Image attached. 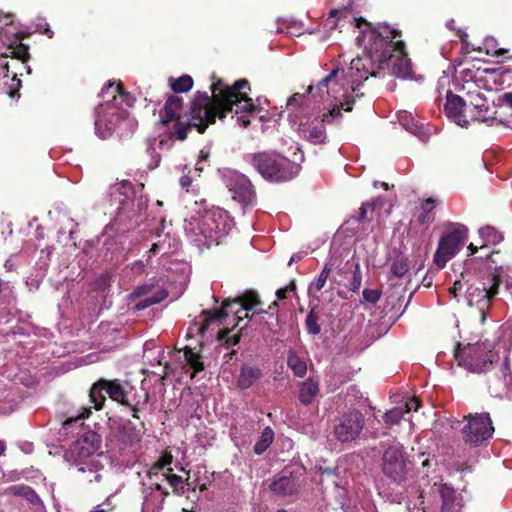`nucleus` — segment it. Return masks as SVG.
Listing matches in <instances>:
<instances>
[{"label":"nucleus","mask_w":512,"mask_h":512,"mask_svg":"<svg viewBox=\"0 0 512 512\" xmlns=\"http://www.w3.org/2000/svg\"><path fill=\"white\" fill-rule=\"evenodd\" d=\"M210 89L212 95L205 91H197L186 111H183V97H167L160 110V121L171 139L184 141L192 129L203 134L217 118L223 120L230 112L235 113L236 122L240 127L246 128L250 125L251 117L258 110V106L248 96L246 90L250 91L251 86L247 79H239L230 86L222 79H216Z\"/></svg>","instance_id":"f257e3e1"},{"label":"nucleus","mask_w":512,"mask_h":512,"mask_svg":"<svg viewBox=\"0 0 512 512\" xmlns=\"http://www.w3.org/2000/svg\"><path fill=\"white\" fill-rule=\"evenodd\" d=\"M360 34L356 40L364 48V56H358L350 62L346 78L352 84L366 81L370 76L377 77L378 70L388 69L397 77L406 78L411 72V63L407 58L406 45L400 30L387 24L373 25L364 18L356 19Z\"/></svg>","instance_id":"f03ea898"},{"label":"nucleus","mask_w":512,"mask_h":512,"mask_svg":"<svg viewBox=\"0 0 512 512\" xmlns=\"http://www.w3.org/2000/svg\"><path fill=\"white\" fill-rule=\"evenodd\" d=\"M101 436L95 431L84 432L70 447L67 453L72 463V468L77 473H92L94 478H89L90 483L100 482L101 474L98 472V465L91 459L101 447Z\"/></svg>","instance_id":"7ed1b4c3"},{"label":"nucleus","mask_w":512,"mask_h":512,"mask_svg":"<svg viewBox=\"0 0 512 512\" xmlns=\"http://www.w3.org/2000/svg\"><path fill=\"white\" fill-rule=\"evenodd\" d=\"M250 164L266 180L285 182L293 179L299 167L277 152H258L250 156Z\"/></svg>","instance_id":"20e7f679"},{"label":"nucleus","mask_w":512,"mask_h":512,"mask_svg":"<svg viewBox=\"0 0 512 512\" xmlns=\"http://www.w3.org/2000/svg\"><path fill=\"white\" fill-rule=\"evenodd\" d=\"M454 357L459 366L464 367L472 373H483L489 371L494 363L498 362V352L494 350L491 342L469 343L462 347L456 345Z\"/></svg>","instance_id":"39448f33"},{"label":"nucleus","mask_w":512,"mask_h":512,"mask_svg":"<svg viewBox=\"0 0 512 512\" xmlns=\"http://www.w3.org/2000/svg\"><path fill=\"white\" fill-rule=\"evenodd\" d=\"M354 102V96L346 95L343 103H340V105L335 104L332 109L323 113L321 116H317L312 120L308 119L305 122L301 121L298 128L300 135L311 144H326L328 137L325 124L340 119L342 117V109L346 112H351Z\"/></svg>","instance_id":"423d86ee"},{"label":"nucleus","mask_w":512,"mask_h":512,"mask_svg":"<svg viewBox=\"0 0 512 512\" xmlns=\"http://www.w3.org/2000/svg\"><path fill=\"white\" fill-rule=\"evenodd\" d=\"M502 267H495L494 273L488 279V282H481L478 286H469L466 290V299L468 305L476 307L481 316V322L484 323L487 317L488 310L492 301L499 293V285L501 283L500 269Z\"/></svg>","instance_id":"0eeeda50"},{"label":"nucleus","mask_w":512,"mask_h":512,"mask_svg":"<svg viewBox=\"0 0 512 512\" xmlns=\"http://www.w3.org/2000/svg\"><path fill=\"white\" fill-rule=\"evenodd\" d=\"M466 424L461 429L462 440L465 444L478 447L490 439L495 431L490 414L469 413L463 417Z\"/></svg>","instance_id":"6e6552de"},{"label":"nucleus","mask_w":512,"mask_h":512,"mask_svg":"<svg viewBox=\"0 0 512 512\" xmlns=\"http://www.w3.org/2000/svg\"><path fill=\"white\" fill-rule=\"evenodd\" d=\"M467 237L465 226L457 224L441 236L433 256V262L438 269H443L447 262L460 251Z\"/></svg>","instance_id":"1a4fd4ad"},{"label":"nucleus","mask_w":512,"mask_h":512,"mask_svg":"<svg viewBox=\"0 0 512 512\" xmlns=\"http://www.w3.org/2000/svg\"><path fill=\"white\" fill-rule=\"evenodd\" d=\"M235 299H226L223 301L222 306L218 310L212 311V317L216 323H222L229 315H233L235 324L232 329L224 328L217 332V339L227 348L239 343L241 339V331L245 326L241 327L237 333L231 335L233 330L239 326L240 322L244 320V313L238 309V305H234Z\"/></svg>","instance_id":"9d476101"},{"label":"nucleus","mask_w":512,"mask_h":512,"mask_svg":"<svg viewBox=\"0 0 512 512\" xmlns=\"http://www.w3.org/2000/svg\"><path fill=\"white\" fill-rule=\"evenodd\" d=\"M125 104H99L96 109L95 130L102 138H108L117 128V126L125 120L129 113Z\"/></svg>","instance_id":"9b49d317"},{"label":"nucleus","mask_w":512,"mask_h":512,"mask_svg":"<svg viewBox=\"0 0 512 512\" xmlns=\"http://www.w3.org/2000/svg\"><path fill=\"white\" fill-rule=\"evenodd\" d=\"M382 472L392 482L401 484L406 480V459L401 446L391 445L382 455Z\"/></svg>","instance_id":"f8f14e48"},{"label":"nucleus","mask_w":512,"mask_h":512,"mask_svg":"<svg viewBox=\"0 0 512 512\" xmlns=\"http://www.w3.org/2000/svg\"><path fill=\"white\" fill-rule=\"evenodd\" d=\"M365 424L363 414L356 410L342 413L334 427L335 438L340 442H351L359 437Z\"/></svg>","instance_id":"ddd939ff"},{"label":"nucleus","mask_w":512,"mask_h":512,"mask_svg":"<svg viewBox=\"0 0 512 512\" xmlns=\"http://www.w3.org/2000/svg\"><path fill=\"white\" fill-rule=\"evenodd\" d=\"M305 473L303 469L292 471L284 470L276 476L269 485L272 493L279 497L297 496L305 485Z\"/></svg>","instance_id":"4468645a"},{"label":"nucleus","mask_w":512,"mask_h":512,"mask_svg":"<svg viewBox=\"0 0 512 512\" xmlns=\"http://www.w3.org/2000/svg\"><path fill=\"white\" fill-rule=\"evenodd\" d=\"M336 274L339 277L333 281L338 285H344L352 292H358L362 283V272L359 259L353 255L351 259L346 261L343 265H338Z\"/></svg>","instance_id":"2eb2a0df"},{"label":"nucleus","mask_w":512,"mask_h":512,"mask_svg":"<svg viewBox=\"0 0 512 512\" xmlns=\"http://www.w3.org/2000/svg\"><path fill=\"white\" fill-rule=\"evenodd\" d=\"M230 191L233 194L232 198L240 203L244 210L253 208L257 203L256 190L243 174L236 176Z\"/></svg>","instance_id":"dca6fc26"},{"label":"nucleus","mask_w":512,"mask_h":512,"mask_svg":"<svg viewBox=\"0 0 512 512\" xmlns=\"http://www.w3.org/2000/svg\"><path fill=\"white\" fill-rule=\"evenodd\" d=\"M202 219V224L209 232L216 234L228 233L230 229V221L228 212L220 207L212 206L210 210H205L204 214H201V210L198 211Z\"/></svg>","instance_id":"f3484780"},{"label":"nucleus","mask_w":512,"mask_h":512,"mask_svg":"<svg viewBox=\"0 0 512 512\" xmlns=\"http://www.w3.org/2000/svg\"><path fill=\"white\" fill-rule=\"evenodd\" d=\"M100 96L103 99H107L105 104L122 105L131 107L134 102L132 95L124 89L121 82L115 84L109 81L105 84L100 92Z\"/></svg>","instance_id":"a211bd4d"},{"label":"nucleus","mask_w":512,"mask_h":512,"mask_svg":"<svg viewBox=\"0 0 512 512\" xmlns=\"http://www.w3.org/2000/svg\"><path fill=\"white\" fill-rule=\"evenodd\" d=\"M465 107L466 102L462 97L451 91L447 92L444 110L447 117L461 127H466L468 125V120L464 115Z\"/></svg>","instance_id":"6ab92c4d"},{"label":"nucleus","mask_w":512,"mask_h":512,"mask_svg":"<svg viewBox=\"0 0 512 512\" xmlns=\"http://www.w3.org/2000/svg\"><path fill=\"white\" fill-rule=\"evenodd\" d=\"M263 376L262 370L250 364H243L237 377V387L246 390Z\"/></svg>","instance_id":"aec40b11"},{"label":"nucleus","mask_w":512,"mask_h":512,"mask_svg":"<svg viewBox=\"0 0 512 512\" xmlns=\"http://www.w3.org/2000/svg\"><path fill=\"white\" fill-rule=\"evenodd\" d=\"M320 393L319 382L313 378H308L299 386L298 399L300 404L308 406Z\"/></svg>","instance_id":"412c9836"},{"label":"nucleus","mask_w":512,"mask_h":512,"mask_svg":"<svg viewBox=\"0 0 512 512\" xmlns=\"http://www.w3.org/2000/svg\"><path fill=\"white\" fill-rule=\"evenodd\" d=\"M216 323L212 317L211 310H203L198 318H196L188 328L187 338H192L196 335L203 336L209 329L210 325Z\"/></svg>","instance_id":"4be33fe9"},{"label":"nucleus","mask_w":512,"mask_h":512,"mask_svg":"<svg viewBox=\"0 0 512 512\" xmlns=\"http://www.w3.org/2000/svg\"><path fill=\"white\" fill-rule=\"evenodd\" d=\"M234 305H238V309L243 311L244 317L252 319L249 311L261 306L262 301L257 292L249 290L235 298Z\"/></svg>","instance_id":"5701e85b"},{"label":"nucleus","mask_w":512,"mask_h":512,"mask_svg":"<svg viewBox=\"0 0 512 512\" xmlns=\"http://www.w3.org/2000/svg\"><path fill=\"white\" fill-rule=\"evenodd\" d=\"M101 384L103 385L102 387H105V392L113 401H116L121 405H129V402L126 399V390L118 379H102Z\"/></svg>","instance_id":"b1692460"},{"label":"nucleus","mask_w":512,"mask_h":512,"mask_svg":"<svg viewBox=\"0 0 512 512\" xmlns=\"http://www.w3.org/2000/svg\"><path fill=\"white\" fill-rule=\"evenodd\" d=\"M203 348L202 342L199 343V350L195 352L193 348L186 346L183 348L184 358L187 365L193 370L192 377L204 371L205 365L202 360L201 350Z\"/></svg>","instance_id":"393cba45"},{"label":"nucleus","mask_w":512,"mask_h":512,"mask_svg":"<svg viewBox=\"0 0 512 512\" xmlns=\"http://www.w3.org/2000/svg\"><path fill=\"white\" fill-rule=\"evenodd\" d=\"M173 462V455L170 451L165 450L161 453L160 457L151 465L147 471V477L152 480L156 478L161 471L167 472L168 468Z\"/></svg>","instance_id":"a878e982"},{"label":"nucleus","mask_w":512,"mask_h":512,"mask_svg":"<svg viewBox=\"0 0 512 512\" xmlns=\"http://www.w3.org/2000/svg\"><path fill=\"white\" fill-rule=\"evenodd\" d=\"M339 72V68L332 69L331 72L322 80H320L316 86L309 85L307 88V94H311L315 88H317V90H319L320 92L326 90V93L330 94V88L338 84Z\"/></svg>","instance_id":"bb28decb"},{"label":"nucleus","mask_w":512,"mask_h":512,"mask_svg":"<svg viewBox=\"0 0 512 512\" xmlns=\"http://www.w3.org/2000/svg\"><path fill=\"white\" fill-rule=\"evenodd\" d=\"M193 84V78L187 74L178 78H169V86L174 93L173 95L190 91L193 88Z\"/></svg>","instance_id":"cd10ccee"},{"label":"nucleus","mask_w":512,"mask_h":512,"mask_svg":"<svg viewBox=\"0 0 512 512\" xmlns=\"http://www.w3.org/2000/svg\"><path fill=\"white\" fill-rule=\"evenodd\" d=\"M287 365L297 377H303L307 372L306 362L293 350L288 352Z\"/></svg>","instance_id":"c85d7f7f"},{"label":"nucleus","mask_w":512,"mask_h":512,"mask_svg":"<svg viewBox=\"0 0 512 512\" xmlns=\"http://www.w3.org/2000/svg\"><path fill=\"white\" fill-rule=\"evenodd\" d=\"M162 476L167 480L168 484L172 488L173 494L182 496L185 493V484L183 478L173 473L172 468H168L167 472H163Z\"/></svg>","instance_id":"c756f323"},{"label":"nucleus","mask_w":512,"mask_h":512,"mask_svg":"<svg viewBox=\"0 0 512 512\" xmlns=\"http://www.w3.org/2000/svg\"><path fill=\"white\" fill-rule=\"evenodd\" d=\"M436 201L433 198L426 199L422 205V212L418 216V222L421 225L432 223L435 220L434 209Z\"/></svg>","instance_id":"7c9ffc66"},{"label":"nucleus","mask_w":512,"mask_h":512,"mask_svg":"<svg viewBox=\"0 0 512 512\" xmlns=\"http://www.w3.org/2000/svg\"><path fill=\"white\" fill-rule=\"evenodd\" d=\"M102 379H99L96 381L91 389H90V400L94 404V408L96 410H101L104 406V403L106 401V397L103 394V391H105V387H102L103 385Z\"/></svg>","instance_id":"2f4dec72"},{"label":"nucleus","mask_w":512,"mask_h":512,"mask_svg":"<svg viewBox=\"0 0 512 512\" xmlns=\"http://www.w3.org/2000/svg\"><path fill=\"white\" fill-rule=\"evenodd\" d=\"M7 491L14 496L23 497L30 503H35L39 499L37 493L28 485H13Z\"/></svg>","instance_id":"473e14b6"},{"label":"nucleus","mask_w":512,"mask_h":512,"mask_svg":"<svg viewBox=\"0 0 512 512\" xmlns=\"http://www.w3.org/2000/svg\"><path fill=\"white\" fill-rule=\"evenodd\" d=\"M168 297V291L165 288L158 289L151 297H147L139 301L135 305V309L140 311L144 310L152 305L159 304Z\"/></svg>","instance_id":"72a5a7b5"},{"label":"nucleus","mask_w":512,"mask_h":512,"mask_svg":"<svg viewBox=\"0 0 512 512\" xmlns=\"http://www.w3.org/2000/svg\"><path fill=\"white\" fill-rule=\"evenodd\" d=\"M274 440V432L270 427H266L261 436L260 439L255 443L254 445V453L257 455L263 454L273 443Z\"/></svg>","instance_id":"f704fd0d"},{"label":"nucleus","mask_w":512,"mask_h":512,"mask_svg":"<svg viewBox=\"0 0 512 512\" xmlns=\"http://www.w3.org/2000/svg\"><path fill=\"white\" fill-rule=\"evenodd\" d=\"M278 307L279 304L277 301H273L266 310L259 309L255 310L253 314L251 315V318H253L255 315H262L265 314L271 319V323H269V327L271 329L278 328L279 327V315H278Z\"/></svg>","instance_id":"c9c22d12"},{"label":"nucleus","mask_w":512,"mask_h":512,"mask_svg":"<svg viewBox=\"0 0 512 512\" xmlns=\"http://www.w3.org/2000/svg\"><path fill=\"white\" fill-rule=\"evenodd\" d=\"M440 496L442 500L441 512H455V496L454 490L452 488L447 487L446 485L442 486L440 490Z\"/></svg>","instance_id":"e433bc0d"},{"label":"nucleus","mask_w":512,"mask_h":512,"mask_svg":"<svg viewBox=\"0 0 512 512\" xmlns=\"http://www.w3.org/2000/svg\"><path fill=\"white\" fill-rule=\"evenodd\" d=\"M332 269L333 264L331 262L325 263L318 277L314 280V282L310 284L309 291L319 292L320 290H322L327 282V279L330 276Z\"/></svg>","instance_id":"4c0bfd02"},{"label":"nucleus","mask_w":512,"mask_h":512,"mask_svg":"<svg viewBox=\"0 0 512 512\" xmlns=\"http://www.w3.org/2000/svg\"><path fill=\"white\" fill-rule=\"evenodd\" d=\"M409 269V259L405 256H399L393 260L390 271L393 276L401 278L409 271Z\"/></svg>","instance_id":"58836bf2"},{"label":"nucleus","mask_w":512,"mask_h":512,"mask_svg":"<svg viewBox=\"0 0 512 512\" xmlns=\"http://www.w3.org/2000/svg\"><path fill=\"white\" fill-rule=\"evenodd\" d=\"M319 316L314 309H311L305 318V327L309 334L318 335L321 332V326L318 323Z\"/></svg>","instance_id":"ea45409f"},{"label":"nucleus","mask_w":512,"mask_h":512,"mask_svg":"<svg viewBox=\"0 0 512 512\" xmlns=\"http://www.w3.org/2000/svg\"><path fill=\"white\" fill-rule=\"evenodd\" d=\"M479 234L485 240V245L489 243L497 244L503 239L501 233H499L494 227L491 226L482 227L479 230Z\"/></svg>","instance_id":"a19ab883"},{"label":"nucleus","mask_w":512,"mask_h":512,"mask_svg":"<svg viewBox=\"0 0 512 512\" xmlns=\"http://www.w3.org/2000/svg\"><path fill=\"white\" fill-rule=\"evenodd\" d=\"M306 93H294L286 103V107L289 110L296 111L298 108H302L308 100Z\"/></svg>","instance_id":"79ce46f5"},{"label":"nucleus","mask_w":512,"mask_h":512,"mask_svg":"<svg viewBox=\"0 0 512 512\" xmlns=\"http://www.w3.org/2000/svg\"><path fill=\"white\" fill-rule=\"evenodd\" d=\"M377 205H381L378 199L370 202H364L359 208L358 214L353 218L359 223L365 221L367 219L368 211L370 210L373 212Z\"/></svg>","instance_id":"37998d69"},{"label":"nucleus","mask_w":512,"mask_h":512,"mask_svg":"<svg viewBox=\"0 0 512 512\" xmlns=\"http://www.w3.org/2000/svg\"><path fill=\"white\" fill-rule=\"evenodd\" d=\"M404 413L402 408L396 407L385 414L384 420L388 424H398L403 418Z\"/></svg>","instance_id":"c03bdc74"},{"label":"nucleus","mask_w":512,"mask_h":512,"mask_svg":"<svg viewBox=\"0 0 512 512\" xmlns=\"http://www.w3.org/2000/svg\"><path fill=\"white\" fill-rule=\"evenodd\" d=\"M156 286V282L145 283L137 286L131 293V298H139L145 296L153 291Z\"/></svg>","instance_id":"a18cd8bd"},{"label":"nucleus","mask_w":512,"mask_h":512,"mask_svg":"<svg viewBox=\"0 0 512 512\" xmlns=\"http://www.w3.org/2000/svg\"><path fill=\"white\" fill-rule=\"evenodd\" d=\"M363 300L365 302L376 304L382 296V291L379 289H364L362 292Z\"/></svg>","instance_id":"49530a36"},{"label":"nucleus","mask_w":512,"mask_h":512,"mask_svg":"<svg viewBox=\"0 0 512 512\" xmlns=\"http://www.w3.org/2000/svg\"><path fill=\"white\" fill-rule=\"evenodd\" d=\"M110 283H111V275L109 273L101 274L94 281V290L104 291L110 286Z\"/></svg>","instance_id":"de8ad7c7"},{"label":"nucleus","mask_w":512,"mask_h":512,"mask_svg":"<svg viewBox=\"0 0 512 512\" xmlns=\"http://www.w3.org/2000/svg\"><path fill=\"white\" fill-rule=\"evenodd\" d=\"M469 98L470 105L475 109L483 110V108H486L487 100L481 93H470Z\"/></svg>","instance_id":"09e8293b"},{"label":"nucleus","mask_w":512,"mask_h":512,"mask_svg":"<svg viewBox=\"0 0 512 512\" xmlns=\"http://www.w3.org/2000/svg\"><path fill=\"white\" fill-rule=\"evenodd\" d=\"M15 58L26 61L29 58L28 46L19 43L12 51Z\"/></svg>","instance_id":"8fccbe9b"},{"label":"nucleus","mask_w":512,"mask_h":512,"mask_svg":"<svg viewBox=\"0 0 512 512\" xmlns=\"http://www.w3.org/2000/svg\"><path fill=\"white\" fill-rule=\"evenodd\" d=\"M341 11L339 9H331L329 12V17L326 19L325 27L329 29H334L337 26V15H339Z\"/></svg>","instance_id":"3c124183"},{"label":"nucleus","mask_w":512,"mask_h":512,"mask_svg":"<svg viewBox=\"0 0 512 512\" xmlns=\"http://www.w3.org/2000/svg\"><path fill=\"white\" fill-rule=\"evenodd\" d=\"M421 407V401L417 397L410 398L406 404H405V413H408L410 411H418V409Z\"/></svg>","instance_id":"603ef678"},{"label":"nucleus","mask_w":512,"mask_h":512,"mask_svg":"<svg viewBox=\"0 0 512 512\" xmlns=\"http://www.w3.org/2000/svg\"><path fill=\"white\" fill-rule=\"evenodd\" d=\"M269 323H271V319L269 317L267 319L264 316L260 318L259 324L262 327L263 334H265L266 332L276 334L279 331L280 326L278 328L271 329L269 327Z\"/></svg>","instance_id":"864d4df0"},{"label":"nucleus","mask_w":512,"mask_h":512,"mask_svg":"<svg viewBox=\"0 0 512 512\" xmlns=\"http://www.w3.org/2000/svg\"><path fill=\"white\" fill-rule=\"evenodd\" d=\"M150 489L160 492L163 499L170 495V492L161 483L158 482L152 483Z\"/></svg>","instance_id":"5fc2aeb1"},{"label":"nucleus","mask_w":512,"mask_h":512,"mask_svg":"<svg viewBox=\"0 0 512 512\" xmlns=\"http://www.w3.org/2000/svg\"><path fill=\"white\" fill-rule=\"evenodd\" d=\"M463 288V284L461 280H456L453 283V286L449 288V293L452 294L454 297H457L458 292H460Z\"/></svg>","instance_id":"6e6d98bb"},{"label":"nucleus","mask_w":512,"mask_h":512,"mask_svg":"<svg viewBox=\"0 0 512 512\" xmlns=\"http://www.w3.org/2000/svg\"><path fill=\"white\" fill-rule=\"evenodd\" d=\"M89 413H91L90 409H89V410H87V415H86V417H88V416H89ZM82 418H85V415H84V414H82V415H81V417H77V418H69V419H67L66 421H64V422H63V428H64V429H68V427H69L70 425H72L73 423H77V422H79V420H80V419H82Z\"/></svg>","instance_id":"4d7b16f0"},{"label":"nucleus","mask_w":512,"mask_h":512,"mask_svg":"<svg viewBox=\"0 0 512 512\" xmlns=\"http://www.w3.org/2000/svg\"><path fill=\"white\" fill-rule=\"evenodd\" d=\"M132 269L140 274L144 272L145 265L142 261H135L132 265Z\"/></svg>","instance_id":"13d9d810"},{"label":"nucleus","mask_w":512,"mask_h":512,"mask_svg":"<svg viewBox=\"0 0 512 512\" xmlns=\"http://www.w3.org/2000/svg\"><path fill=\"white\" fill-rule=\"evenodd\" d=\"M275 294L278 300H284L287 298L288 291L285 287H282L277 289Z\"/></svg>","instance_id":"bf43d9fd"},{"label":"nucleus","mask_w":512,"mask_h":512,"mask_svg":"<svg viewBox=\"0 0 512 512\" xmlns=\"http://www.w3.org/2000/svg\"><path fill=\"white\" fill-rule=\"evenodd\" d=\"M195 204L199 205V206H201L203 208V213L202 214L205 213V210H210L211 209V207H209L208 201L206 199H204V198L200 199L199 201H195Z\"/></svg>","instance_id":"052dcab7"},{"label":"nucleus","mask_w":512,"mask_h":512,"mask_svg":"<svg viewBox=\"0 0 512 512\" xmlns=\"http://www.w3.org/2000/svg\"><path fill=\"white\" fill-rule=\"evenodd\" d=\"M502 99L506 105L512 108V92L504 93Z\"/></svg>","instance_id":"680f3d73"},{"label":"nucleus","mask_w":512,"mask_h":512,"mask_svg":"<svg viewBox=\"0 0 512 512\" xmlns=\"http://www.w3.org/2000/svg\"><path fill=\"white\" fill-rule=\"evenodd\" d=\"M191 178L189 176H182L180 178V185L183 187V188H186L188 187L190 184H191Z\"/></svg>","instance_id":"e2e57ef3"},{"label":"nucleus","mask_w":512,"mask_h":512,"mask_svg":"<svg viewBox=\"0 0 512 512\" xmlns=\"http://www.w3.org/2000/svg\"><path fill=\"white\" fill-rule=\"evenodd\" d=\"M288 293H295L296 292V281L293 279L289 282L287 286H285Z\"/></svg>","instance_id":"0e129e2a"},{"label":"nucleus","mask_w":512,"mask_h":512,"mask_svg":"<svg viewBox=\"0 0 512 512\" xmlns=\"http://www.w3.org/2000/svg\"><path fill=\"white\" fill-rule=\"evenodd\" d=\"M127 406L131 409L133 418L139 419L140 417H139V414H138L139 413L138 407L136 405H132L130 403Z\"/></svg>","instance_id":"69168bd1"},{"label":"nucleus","mask_w":512,"mask_h":512,"mask_svg":"<svg viewBox=\"0 0 512 512\" xmlns=\"http://www.w3.org/2000/svg\"><path fill=\"white\" fill-rule=\"evenodd\" d=\"M42 33H44L48 38H52L54 36V32L50 29L47 23H45V28Z\"/></svg>","instance_id":"338daca9"},{"label":"nucleus","mask_w":512,"mask_h":512,"mask_svg":"<svg viewBox=\"0 0 512 512\" xmlns=\"http://www.w3.org/2000/svg\"><path fill=\"white\" fill-rule=\"evenodd\" d=\"M75 473L77 474V472L75 471ZM78 475L81 477L82 480L84 481H87V482H90L88 479L89 478H94V475L92 473H89V472H86V473H78Z\"/></svg>","instance_id":"774afa93"}]
</instances>
